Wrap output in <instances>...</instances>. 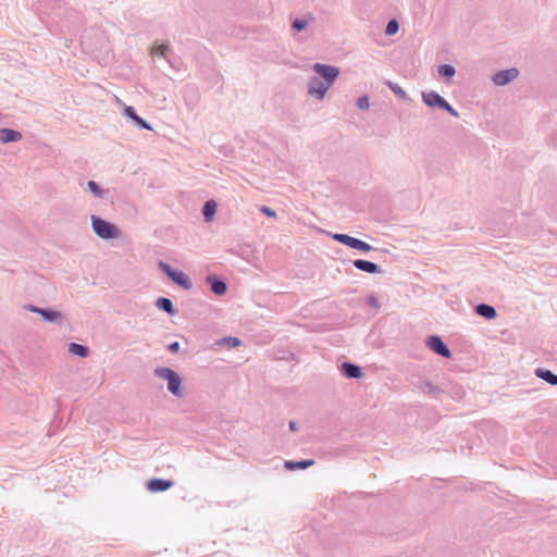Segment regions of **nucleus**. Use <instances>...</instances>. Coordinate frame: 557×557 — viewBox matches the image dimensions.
I'll list each match as a JSON object with an SVG mask.
<instances>
[{"instance_id": "473e14b6", "label": "nucleus", "mask_w": 557, "mask_h": 557, "mask_svg": "<svg viewBox=\"0 0 557 557\" xmlns=\"http://www.w3.org/2000/svg\"><path fill=\"white\" fill-rule=\"evenodd\" d=\"M261 212H263L264 214H267L268 216H275V211L268 208V207H261Z\"/></svg>"}, {"instance_id": "423d86ee", "label": "nucleus", "mask_w": 557, "mask_h": 557, "mask_svg": "<svg viewBox=\"0 0 557 557\" xmlns=\"http://www.w3.org/2000/svg\"><path fill=\"white\" fill-rule=\"evenodd\" d=\"M315 23V16L312 13H307L302 16H290V30L293 36L298 33L306 32L310 25Z\"/></svg>"}, {"instance_id": "7c9ffc66", "label": "nucleus", "mask_w": 557, "mask_h": 557, "mask_svg": "<svg viewBox=\"0 0 557 557\" xmlns=\"http://www.w3.org/2000/svg\"><path fill=\"white\" fill-rule=\"evenodd\" d=\"M228 347H236L239 345V339L236 337H227L224 339Z\"/></svg>"}, {"instance_id": "2eb2a0df", "label": "nucleus", "mask_w": 557, "mask_h": 557, "mask_svg": "<svg viewBox=\"0 0 557 557\" xmlns=\"http://www.w3.org/2000/svg\"><path fill=\"white\" fill-rule=\"evenodd\" d=\"M312 465H314L313 459H302L299 461L288 460V461H285L284 468L289 471L299 470V469L304 470V469L309 468Z\"/></svg>"}, {"instance_id": "dca6fc26", "label": "nucleus", "mask_w": 557, "mask_h": 557, "mask_svg": "<svg viewBox=\"0 0 557 557\" xmlns=\"http://www.w3.org/2000/svg\"><path fill=\"white\" fill-rule=\"evenodd\" d=\"M475 312L487 320H492L497 315L496 309L487 304L478 305L475 307Z\"/></svg>"}, {"instance_id": "6ab92c4d", "label": "nucleus", "mask_w": 557, "mask_h": 557, "mask_svg": "<svg viewBox=\"0 0 557 557\" xmlns=\"http://www.w3.org/2000/svg\"><path fill=\"white\" fill-rule=\"evenodd\" d=\"M207 281L211 284V290L215 295H223L226 292V284L222 281L215 280L214 276H208Z\"/></svg>"}, {"instance_id": "5701e85b", "label": "nucleus", "mask_w": 557, "mask_h": 557, "mask_svg": "<svg viewBox=\"0 0 557 557\" xmlns=\"http://www.w3.org/2000/svg\"><path fill=\"white\" fill-rule=\"evenodd\" d=\"M157 306L166 311L168 313H174V308H173V305H172V301L169 299V298H164V297H161L158 299L157 301Z\"/></svg>"}, {"instance_id": "39448f33", "label": "nucleus", "mask_w": 557, "mask_h": 557, "mask_svg": "<svg viewBox=\"0 0 557 557\" xmlns=\"http://www.w3.org/2000/svg\"><path fill=\"white\" fill-rule=\"evenodd\" d=\"M332 237L334 240H336L351 249L360 250L363 252H368V251H371L374 249L368 243H366L359 238L352 237L350 235H347V234L335 233V234H333Z\"/></svg>"}, {"instance_id": "f704fd0d", "label": "nucleus", "mask_w": 557, "mask_h": 557, "mask_svg": "<svg viewBox=\"0 0 557 557\" xmlns=\"http://www.w3.org/2000/svg\"><path fill=\"white\" fill-rule=\"evenodd\" d=\"M137 124H139L140 126L147 128V129H150V126L147 122H145L143 119L139 117V121H135Z\"/></svg>"}, {"instance_id": "9d476101", "label": "nucleus", "mask_w": 557, "mask_h": 557, "mask_svg": "<svg viewBox=\"0 0 557 557\" xmlns=\"http://www.w3.org/2000/svg\"><path fill=\"white\" fill-rule=\"evenodd\" d=\"M352 264L357 270L369 274L383 273V270L372 261L357 259L352 261Z\"/></svg>"}, {"instance_id": "6e6552de", "label": "nucleus", "mask_w": 557, "mask_h": 557, "mask_svg": "<svg viewBox=\"0 0 557 557\" xmlns=\"http://www.w3.org/2000/svg\"><path fill=\"white\" fill-rule=\"evenodd\" d=\"M160 268L177 285H180V286H182V287H184L186 289H189L191 287V282H190V280L188 278V276L184 272L175 271L169 264H166L164 262L160 263Z\"/></svg>"}, {"instance_id": "4be33fe9", "label": "nucleus", "mask_w": 557, "mask_h": 557, "mask_svg": "<svg viewBox=\"0 0 557 557\" xmlns=\"http://www.w3.org/2000/svg\"><path fill=\"white\" fill-rule=\"evenodd\" d=\"M69 351H70L72 355H76V356H81V357H86V356H87V352H88V349H87V347H85V346H82V345H79V344L72 343V344H70V346H69Z\"/></svg>"}, {"instance_id": "a878e982", "label": "nucleus", "mask_w": 557, "mask_h": 557, "mask_svg": "<svg viewBox=\"0 0 557 557\" xmlns=\"http://www.w3.org/2000/svg\"><path fill=\"white\" fill-rule=\"evenodd\" d=\"M356 104L360 110H368L370 107L369 97L368 96L359 97Z\"/></svg>"}, {"instance_id": "c9c22d12", "label": "nucleus", "mask_w": 557, "mask_h": 557, "mask_svg": "<svg viewBox=\"0 0 557 557\" xmlns=\"http://www.w3.org/2000/svg\"><path fill=\"white\" fill-rule=\"evenodd\" d=\"M289 430H290L292 432H296V431L298 430V423H297V422H295V421H290V422H289Z\"/></svg>"}, {"instance_id": "b1692460", "label": "nucleus", "mask_w": 557, "mask_h": 557, "mask_svg": "<svg viewBox=\"0 0 557 557\" xmlns=\"http://www.w3.org/2000/svg\"><path fill=\"white\" fill-rule=\"evenodd\" d=\"M388 88L399 98L407 99V92L396 83L388 82Z\"/></svg>"}, {"instance_id": "f8f14e48", "label": "nucleus", "mask_w": 557, "mask_h": 557, "mask_svg": "<svg viewBox=\"0 0 557 557\" xmlns=\"http://www.w3.org/2000/svg\"><path fill=\"white\" fill-rule=\"evenodd\" d=\"M173 485L170 480L152 479L148 483V490L152 493L163 492L169 490Z\"/></svg>"}, {"instance_id": "ddd939ff", "label": "nucleus", "mask_w": 557, "mask_h": 557, "mask_svg": "<svg viewBox=\"0 0 557 557\" xmlns=\"http://www.w3.org/2000/svg\"><path fill=\"white\" fill-rule=\"evenodd\" d=\"M534 373L539 379L553 386H557V374L553 373L550 370L537 368Z\"/></svg>"}, {"instance_id": "1a4fd4ad", "label": "nucleus", "mask_w": 557, "mask_h": 557, "mask_svg": "<svg viewBox=\"0 0 557 557\" xmlns=\"http://www.w3.org/2000/svg\"><path fill=\"white\" fill-rule=\"evenodd\" d=\"M426 345L441 357L450 358L451 356L449 348L438 335H430L426 339Z\"/></svg>"}, {"instance_id": "c756f323", "label": "nucleus", "mask_w": 557, "mask_h": 557, "mask_svg": "<svg viewBox=\"0 0 557 557\" xmlns=\"http://www.w3.org/2000/svg\"><path fill=\"white\" fill-rule=\"evenodd\" d=\"M88 187L89 189L96 195V196H100L101 195V191L98 187V185L94 182V181H89L88 182Z\"/></svg>"}, {"instance_id": "bb28decb", "label": "nucleus", "mask_w": 557, "mask_h": 557, "mask_svg": "<svg viewBox=\"0 0 557 557\" xmlns=\"http://www.w3.org/2000/svg\"><path fill=\"white\" fill-rule=\"evenodd\" d=\"M166 50H168V46H165V45H160V46H154V47H152L151 52H152L153 54L164 55Z\"/></svg>"}, {"instance_id": "c85d7f7f", "label": "nucleus", "mask_w": 557, "mask_h": 557, "mask_svg": "<svg viewBox=\"0 0 557 557\" xmlns=\"http://www.w3.org/2000/svg\"><path fill=\"white\" fill-rule=\"evenodd\" d=\"M367 304L369 306H371V307H374V308H379L380 307L379 300L376 299V297L374 295L368 296Z\"/></svg>"}, {"instance_id": "aec40b11", "label": "nucleus", "mask_w": 557, "mask_h": 557, "mask_svg": "<svg viewBox=\"0 0 557 557\" xmlns=\"http://www.w3.org/2000/svg\"><path fill=\"white\" fill-rule=\"evenodd\" d=\"M216 202L214 200H208L203 206V215L208 221H211L216 212Z\"/></svg>"}, {"instance_id": "4468645a", "label": "nucleus", "mask_w": 557, "mask_h": 557, "mask_svg": "<svg viewBox=\"0 0 557 557\" xmlns=\"http://www.w3.org/2000/svg\"><path fill=\"white\" fill-rule=\"evenodd\" d=\"M25 308L32 312L41 314L48 321H58L61 318V314L58 311L40 309L32 305L26 306Z\"/></svg>"}, {"instance_id": "0eeeda50", "label": "nucleus", "mask_w": 557, "mask_h": 557, "mask_svg": "<svg viewBox=\"0 0 557 557\" xmlns=\"http://www.w3.org/2000/svg\"><path fill=\"white\" fill-rule=\"evenodd\" d=\"M519 76L517 67H510L496 72L492 76V83L497 87H503L515 81Z\"/></svg>"}, {"instance_id": "a211bd4d", "label": "nucleus", "mask_w": 557, "mask_h": 557, "mask_svg": "<svg viewBox=\"0 0 557 557\" xmlns=\"http://www.w3.org/2000/svg\"><path fill=\"white\" fill-rule=\"evenodd\" d=\"M416 386L423 393L436 395L440 392V387L435 386L431 381L419 377Z\"/></svg>"}, {"instance_id": "7ed1b4c3", "label": "nucleus", "mask_w": 557, "mask_h": 557, "mask_svg": "<svg viewBox=\"0 0 557 557\" xmlns=\"http://www.w3.org/2000/svg\"><path fill=\"white\" fill-rule=\"evenodd\" d=\"M154 372H156L157 376L168 381V388L172 394H174L175 396H178V397L182 396V391H181L182 380L175 371H173L169 368H158V369H156Z\"/></svg>"}, {"instance_id": "2f4dec72", "label": "nucleus", "mask_w": 557, "mask_h": 557, "mask_svg": "<svg viewBox=\"0 0 557 557\" xmlns=\"http://www.w3.org/2000/svg\"><path fill=\"white\" fill-rule=\"evenodd\" d=\"M294 359V354L289 351H283L281 350V360H289Z\"/></svg>"}, {"instance_id": "72a5a7b5", "label": "nucleus", "mask_w": 557, "mask_h": 557, "mask_svg": "<svg viewBox=\"0 0 557 557\" xmlns=\"http://www.w3.org/2000/svg\"><path fill=\"white\" fill-rule=\"evenodd\" d=\"M169 349L172 352H177L180 350V343L178 342L172 343L171 345H169Z\"/></svg>"}, {"instance_id": "412c9836", "label": "nucleus", "mask_w": 557, "mask_h": 557, "mask_svg": "<svg viewBox=\"0 0 557 557\" xmlns=\"http://www.w3.org/2000/svg\"><path fill=\"white\" fill-rule=\"evenodd\" d=\"M440 76L445 78H453L456 74V69L451 64H442L437 67Z\"/></svg>"}, {"instance_id": "cd10ccee", "label": "nucleus", "mask_w": 557, "mask_h": 557, "mask_svg": "<svg viewBox=\"0 0 557 557\" xmlns=\"http://www.w3.org/2000/svg\"><path fill=\"white\" fill-rule=\"evenodd\" d=\"M125 114L134 121H139V116L135 113L132 107L125 108Z\"/></svg>"}, {"instance_id": "393cba45", "label": "nucleus", "mask_w": 557, "mask_h": 557, "mask_svg": "<svg viewBox=\"0 0 557 557\" xmlns=\"http://www.w3.org/2000/svg\"><path fill=\"white\" fill-rule=\"evenodd\" d=\"M398 29H399V24L395 18H393V20L388 21L386 28H385V34L388 36H393L398 32Z\"/></svg>"}, {"instance_id": "f3484780", "label": "nucleus", "mask_w": 557, "mask_h": 557, "mask_svg": "<svg viewBox=\"0 0 557 557\" xmlns=\"http://www.w3.org/2000/svg\"><path fill=\"white\" fill-rule=\"evenodd\" d=\"M22 138V135L10 128H1L0 129V143L7 144L11 141H17Z\"/></svg>"}, {"instance_id": "f257e3e1", "label": "nucleus", "mask_w": 557, "mask_h": 557, "mask_svg": "<svg viewBox=\"0 0 557 557\" xmlns=\"http://www.w3.org/2000/svg\"><path fill=\"white\" fill-rule=\"evenodd\" d=\"M312 70L317 75L308 82V94L317 100H323L341 71L337 66L323 63H314Z\"/></svg>"}, {"instance_id": "20e7f679", "label": "nucleus", "mask_w": 557, "mask_h": 557, "mask_svg": "<svg viewBox=\"0 0 557 557\" xmlns=\"http://www.w3.org/2000/svg\"><path fill=\"white\" fill-rule=\"evenodd\" d=\"M91 222H92V228H94L95 233L101 238H106V239L115 238L120 235V232L115 225H113L100 218L92 215Z\"/></svg>"}, {"instance_id": "9b49d317", "label": "nucleus", "mask_w": 557, "mask_h": 557, "mask_svg": "<svg viewBox=\"0 0 557 557\" xmlns=\"http://www.w3.org/2000/svg\"><path fill=\"white\" fill-rule=\"evenodd\" d=\"M341 371L348 379H360L363 374L361 367L349 361L341 364Z\"/></svg>"}, {"instance_id": "f03ea898", "label": "nucleus", "mask_w": 557, "mask_h": 557, "mask_svg": "<svg viewBox=\"0 0 557 557\" xmlns=\"http://www.w3.org/2000/svg\"><path fill=\"white\" fill-rule=\"evenodd\" d=\"M423 102L431 108H438L448 112L454 117H459V113L448 103V101L436 91L422 92Z\"/></svg>"}]
</instances>
